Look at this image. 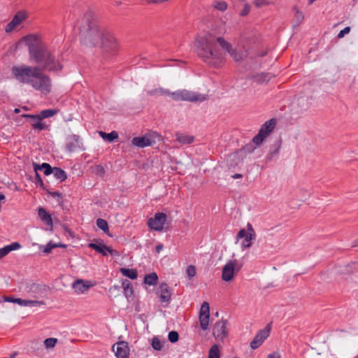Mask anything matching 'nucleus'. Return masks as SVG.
<instances>
[{"label":"nucleus","instance_id":"nucleus-1","mask_svg":"<svg viewBox=\"0 0 358 358\" xmlns=\"http://www.w3.org/2000/svg\"><path fill=\"white\" fill-rule=\"evenodd\" d=\"M217 43L236 62L246 57L245 51L234 50L230 43L221 37L216 38L211 34L198 36L194 42V51L208 65L220 67L224 62L223 51L218 48Z\"/></svg>","mask_w":358,"mask_h":358},{"label":"nucleus","instance_id":"nucleus-2","mask_svg":"<svg viewBox=\"0 0 358 358\" xmlns=\"http://www.w3.org/2000/svg\"><path fill=\"white\" fill-rule=\"evenodd\" d=\"M80 43L87 47L99 46L105 53L115 52L117 43L108 30L99 25L91 13H86L80 28Z\"/></svg>","mask_w":358,"mask_h":358},{"label":"nucleus","instance_id":"nucleus-3","mask_svg":"<svg viewBox=\"0 0 358 358\" xmlns=\"http://www.w3.org/2000/svg\"><path fill=\"white\" fill-rule=\"evenodd\" d=\"M11 73L20 83L28 85L43 94H48L52 90L50 78L41 72L38 66L27 65L13 66Z\"/></svg>","mask_w":358,"mask_h":358},{"label":"nucleus","instance_id":"nucleus-4","mask_svg":"<svg viewBox=\"0 0 358 358\" xmlns=\"http://www.w3.org/2000/svg\"><path fill=\"white\" fill-rule=\"evenodd\" d=\"M30 57L41 65L43 70L57 72L63 66L59 60L43 43H28Z\"/></svg>","mask_w":358,"mask_h":358},{"label":"nucleus","instance_id":"nucleus-5","mask_svg":"<svg viewBox=\"0 0 358 358\" xmlns=\"http://www.w3.org/2000/svg\"><path fill=\"white\" fill-rule=\"evenodd\" d=\"M171 99L175 101L201 102L206 100V96L185 89L171 92Z\"/></svg>","mask_w":358,"mask_h":358},{"label":"nucleus","instance_id":"nucleus-6","mask_svg":"<svg viewBox=\"0 0 358 358\" xmlns=\"http://www.w3.org/2000/svg\"><path fill=\"white\" fill-rule=\"evenodd\" d=\"M255 238L256 234L250 223H248L247 230L245 229H241L236 236L237 240L244 238L241 243V248L243 250L250 248L252 242L255 239Z\"/></svg>","mask_w":358,"mask_h":358},{"label":"nucleus","instance_id":"nucleus-7","mask_svg":"<svg viewBox=\"0 0 358 358\" xmlns=\"http://www.w3.org/2000/svg\"><path fill=\"white\" fill-rule=\"evenodd\" d=\"M28 17L27 13L24 10H20L13 17L12 20L8 23L5 27L6 33H11L16 29L19 25L26 20Z\"/></svg>","mask_w":358,"mask_h":358},{"label":"nucleus","instance_id":"nucleus-8","mask_svg":"<svg viewBox=\"0 0 358 358\" xmlns=\"http://www.w3.org/2000/svg\"><path fill=\"white\" fill-rule=\"evenodd\" d=\"M167 216L164 213H157L154 217L150 218L148 222V227L155 231H160L163 229Z\"/></svg>","mask_w":358,"mask_h":358},{"label":"nucleus","instance_id":"nucleus-9","mask_svg":"<svg viewBox=\"0 0 358 358\" xmlns=\"http://www.w3.org/2000/svg\"><path fill=\"white\" fill-rule=\"evenodd\" d=\"M210 308L208 302H203L201 305L200 313H199V322L201 328L203 330H206L209 325L210 318Z\"/></svg>","mask_w":358,"mask_h":358},{"label":"nucleus","instance_id":"nucleus-10","mask_svg":"<svg viewBox=\"0 0 358 358\" xmlns=\"http://www.w3.org/2000/svg\"><path fill=\"white\" fill-rule=\"evenodd\" d=\"M227 320L217 322L213 329V334L216 339L222 340L227 336Z\"/></svg>","mask_w":358,"mask_h":358},{"label":"nucleus","instance_id":"nucleus-11","mask_svg":"<svg viewBox=\"0 0 358 358\" xmlns=\"http://www.w3.org/2000/svg\"><path fill=\"white\" fill-rule=\"evenodd\" d=\"M270 324H268L264 329L258 332L253 340L250 343V348L252 349L258 348L264 340L269 336Z\"/></svg>","mask_w":358,"mask_h":358},{"label":"nucleus","instance_id":"nucleus-12","mask_svg":"<svg viewBox=\"0 0 358 358\" xmlns=\"http://www.w3.org/2000/svg\"><path fill=\"white\" fill-rule=\"evenodd\" d=\"M113 351L117 358H129V348L125 341H120L113 345Z\"/></svg>","mask_w":358,"mask_h":358},{"label":"nucleus","instance_id":"nucleus-13","mask_svg":"<svg viewBox=\"0 0 358 358\" xmlns=\"http://www.w3.org/2000/svg\"><path fill=\"white\" fill-rule=\"evenodd\" d=\"M236 269L235 262H228L222 268V278L226 282L231 280L234 278Z\"/></svg>","mask_w":358,"mask_h":358},{"label":"nucleus","instance_id":"nucleus-14","mask_svg":"<svg viewBox=\"0 0 358 358\" xmlns=\"http://www.w3.org/2000/svg\"><path fill=\"white\" fill-rule=\"evenodd\" d=\"M80 147L81 142L79 136L76 134H71L66 137V149L69 152H73L78 148H80Z\"/></svg>","mask_w":358,"mask_h":358},{"label":"nucleus","instance_id":"nucleus-15","mask_svg":"<svg viewBox=\"0 0 358 358\" xmlns=\"http://www.w3.org/2000/svg\"><path fill=\"white\" fill-rule=\"evenodd\" d=\"M131 143L138 148H145L155 143V141L147 136H137L132 139Z\"/></svg>","mask_w":358,"mask_h":358},{"label":"nucleus","instance_id":"nucleus-16","mask_svg":"<svg viewBox=\"0 0 358 358\" xmlns=\"http://www.w3.org/2000/svg\"><path fill=\"white\" fill-rule=\"evenodd\" d=\"M92 286V284L87 280L82 279L76 280L72 285L73 288L77 294H83Z\"/></svg>","mask_w":358,"mask_h":358},{"label":"nucleus","instance_id":"nucleus-17","mask_svg":"<svg viewBox=\"0 0 358 358\" xmlns=\"http://www.w3.org/2000/svg\"><path fill=\"white\" fill-rule=\"evenodd\" d=\"M57 113V110L55 109H46L41 111L39 115H24V117L35 120H41L42 119L48 118L54 116Z\"/></svg>","mask_w":358,"mask_h":358},{"label":"nucleus","instance_id":"nucleus-18","mask_svg":"<svg viewBox=\"0 0 358 358\" xmlns=\"http://www.w3.org/2000/svg\"><path fill=\"white\" fill-rule=\"evenodd\" d=\"M157 293V294H159L160 301L162 302L169 303L170 301L171 294L167 284L162 283L159 285V289Z\"/></svg>","mask_w":358,"mask_h":358},{"label":"nucleus","instance_id":"nucleus-19","mask_svg":"<svg viewBox=\"0 0 358 358\" xmlns=\"http://www.w3.org/2000/svg\"><path fill=\"white\" fill-rule=\"evenodd\" d=\"M21 248V245L17 242H13L10 245H6L0 248V259L6 257L10 252L18 250Z\"/></svg>","mask_w":358,"mask_h":358},{"label":"nucleus","instance_id":"nucleus-20","mask_svg":"<svg viewBox=\"0 0 358 358\" xmlns=\"http://www.w3.org/2000/svg\"><path fill=\"white\" fill-rule=\"evenodd\" d=\"M38 215L40 219L48 226H52V220L50 214L44 208L40 207L38 210Z\"/></svg>","mask_w":358,"mask_h":358},{"label":"nucleus","instance_id":"nucleus-21","mask_svg":"<svg viewBox=\"0 0 358 358\" xmlns=\"http://www.w3.org/2000/svg\"><path fill=\"white\" fill-rule=\"evenodd\" d=\"M88 246H89V248L96 250L97 252L101 254L103 256L108 255V246L103 244V243H89Z\"/></svg>","mask_w":358,"mask_h":358},{"label":"nucleus","instance_id":"nucleus-22","mask_svg":"<svg viewBox=\"0 0 358 358\" xmlns=\"http://www.w3.org/2000/svg\"><path fill=\"white\" fill-rule=\"evenodd\" d=\"M171 92L167 89L163 87H157L151 90L147 91V94L152 96H171Z\"/></svg>","mask_w":358,"mask_h":358},{"label":"nucleus","instance_id":"nucleus-23","mask_svg":"<svg viewBox=\"0 0 358 358\" xmlns=\"http://www.w3.org/2000/svg\"><path fill=\"white\" fill-rule=\"evenodd\" d=\"M33 165L35 172L38 171H43L45 176H49L52 173L53 168L48 163H43L42 164L34 163Z\"/></svg>","mask_w":358,"mask_h":358},{"label":"nucleus","instance_id":"nucleus-24","mask_svg":"<svg viewBox=\"0 0 358 358\" xmlns=\"http://www.w3.org/2000/svg\"><path fill=\"white\" fill-rule=\"evenodd\" d=\"M16 303L19 304L21 306H29V307H36L43 305V301H36V300H26L22 299L19 298V300H16Z\"/></svg>","mask_w":358,"mask_h":358},{"label":"nucleus","instance_id":"nucleus-25","mask_svg":"<svg viewBox=\"0 0 358 358\" xmlns=\"http://www.w3.org/2000/svg\"><path fill=\"white\" fill-rule=\"evenodd\" d=\"M275 125V120L273 119L266 121L261 127L259 131H263V134L268 136L272 131Z\"/></svg>","mask_w":358,"mask_h":358},{"label":"nucleus","instance_id":"nucleus-26","mask_svg":"<svg viewBox=\"0 0 358 358\" xmlns=\"http://www.w3.org/2000/svg\"><path fill=\"white\" fill-rule=\"evenodd\" d=\"M176 140L181 144H191L194 142V137L182 133H177Z\"/></svg>","mask_w":358,"mask_h":358},{"label":"nucleus","instance_id":"nucleus-27","mask_svg":"<svg viewBox=\"0 0 358 358\" xmlns=\"http://www.w3.org/2000/svg\"><path fill=\"white\" fill-rule=\"evenodd\" d=\"M120 271L123 275H124L131 280H135L138 277V273L136 269L128 268H121L120 269Z\"/></svg>","mask_w":358,"mask_h":358},{"label":"nucleus","instance_id":"nucleus-28","mask_svg":"<svg viewBox=\"0 0 358 358\" xmlns=\"http://www.w3.org/2000/svg\"><path fill=\"white\" fill-rule=\"evenodd\" d=\"M257 146L252 142H251L245 145L242 149L239 150L237 152V155L243 156L247 154H250L254 152Z\"/></svg>","mask_w":358,"mask_h":358},{"label":"nucleus","instance_id":"nucleus-29","mask_svg":"<svg viewBox=\"0 0 358 358\" xmlns=\"http://www.w3.org/2000/svg\"><path fill=\"white\" fill-rule=\"evenodd\" d=\"M99 135L103 139L110 143L118 138V134L115 131H113L108 134L101 131H99Z\"/></svg>","mask_w":358,"mask_h":358},{"label":"nucleus","instance_id":"nucleus-30","mask_svg":"<svg viewBox=\"0 0 358 358\" xmlns=\"http://www.w3.org/2000/svg\"><path fill=\"white\" fill-rule=\"evenodd\" d=\"M52 173L56 179L59 180L61 182L64 181L67 178L66 172L59 167H54Z\"/></svg>","mask_w":358,"mask_h":358},{"label":"nucleus","instance_id":"nucleus-31","mask_svg":"<svg viewBox=\"0 0 358 358\" xmlns=\"http://www.w3.org/2000/svg\"><path fill=\"white\" fill-rule=\"evenodd\" d=\"M122 287L124 289V293L127 298L131 296L133 294L132 285L128 280L125 279L122 281Z\"/></svg>","mask_w":358,"mask_h":358},{"label":"nucleus","instance_id":"nucleus-32","mask_svg":"<svg viewBox=\"0 0 358 358\" xmlns=\"http://www.w3.org/2000/svg\"><path fill=\"white\" fill-rule=\"evenodd\" d=\"M158 280V276L156 273L148 274L144 278V282L149 285H155Z\"/></svg>","mask_w":358,"mask_h":358},{"label":"nucleus","instance_id":"nucleus-33","mask_svg":"<svg viewBox=\"0 0 358 358\" xmlns=\"http://www.w3.org/2000/svg\"><path fill=\"white\" fill-rule=\"evenodd\" d=\"M266 137L264 134H263L262 131H259V133L253 138L252 143L256 145L259 146L260 145L264 138Z\"/></svg>","mask_w":358,"mask_h":358},{"label":"nucleus","instance_id":"nucleus-34","mask_svg":"<svg viewBox=\"0 0 358 358\" xmlns=\"http://www.w3.org/2000/svg\"><path fill=\"white\" fill-rule=\"evenodd\" d=\"M96 226L103 231L105 233L108 232V222L101 218H99L96 220Z\"/></svg>","mask_w":358,"mask_h":358},{"label":"nucleus","instance_id":"nucleus-35","mask_svg":"<svg viewBox=\"0 0 358 358\" xmlns=\"http://www.w3.org/2000/svg\"><path fill=\"white\" fill-rule=\"evenodd\" d=\"M31 124L34 129L38 131H42L45 129V125L43 124L41 120H35L31 119Z\"/></svg>","mask_w":358,"mask_h":358},{"label":"nucleus","instance_id":"nucleus-36","mask_svg":"<svg viewBox=\"0 0 358 358\" xmlns=\"http://www.w3.org/2000/svg\"><path fill=\"white\" fill-rule=\"evenodd\" d=\"M208 358H220V351L217 345H214L210 348Z\"/></svg>","mask_w":358,"mask_h":358},{"label":"nucleus","instance_id":"nucleus-37","mask_svg":"<svg viewBox=\"0 0 358 358\" xmlns=\"http://www.w3.org/2000/svg\"><path fill=\"white\" fill-rule=\"evenodd\" d=\"M57 341L58 340L55 338H48L44 341L43 343L45 348L47 349H49L54 348L57 344Z\"/></svg>","mask_w":358,"mask_h":358},{"label":"nucleus","instance_id":"nucleus-38","mask_svg":"<svg viewBox=\"0 0 358 358\" xmlns=\"http://www.w3.org/2000/svg\"><path fill=\"white\" fill-rule=\"evenodd\" d=\"M57 247H58L57 244L52 243L51 242H50L45 246H41L40 249L42 250V251L44 253L48 254V253H50L53 248H55Z\"/></svg>","mask_w":358,"mask_h":358},{"label":"nucleus","instance_id":"nucleus-39","mask_svg":"<svg viewBox=\"0 0 358 358\" xmlns=\"http://www.w3.org/2000/svg\"><path fill=\"white\" fill-rule=\"evenodd\" d=\"M213 6L215 8L220 11H224L227 8V3L223 1H215L213 4Z\"/></svg>","mask_w":358,"mask_h":358},{"label":"nucleus","instance_id":"nucleus-40","mask_svg":"<svg viewBox=\"0 0 358 358\" xmlns=\"http://www.w3.org/2000/svg\"><path fill=\"white\" fill-rule=\"evenodd\" d=\"M162 343L161 341L157 337H154L152 341V347L155 350H161L162 348Z\"/></svg>","mask_w":358,"mask_h":358},{"label":"nucleus","instance_id":"nucleus-41","mask_svg":"<svg viewBox=\"0 0 358 358\" xmlns=\"http://www.w3.org/2000/svg\"><path fill=\"white\" fill-rule=\"evenodd\" d=\"M168 338L171 343H174L178 341V338H179L178 333L176 331H171L169 333Z\"/></svg>","mask_w":358,"mask_h":358},{"label":"nucleus","instance_id":"nucleus-42","mask_svg":"<svg viewBox=\"0 0 358 358\" xmlns=\"http://www.w3.org/2000/svg\"><path fill=\"white\" fill-rule=\"evenodd\" d=\"M186 273L187 274V276L189 278H193L194 276H195V275L196 273L195 266H193V265H190V266H187V270H186Z\"/></svg>","mask_w":358,"mask_h":358},{"label":"nucleus","instance_id":"nucleus-43","mask_svg":"<svg viewBox=\"0 0 358 358\" xmlns=\"http://www.w3.org/2000/svg\"><path fill=\"white\" fill-rule=\"evenodd\" d=\"M254 3L256 7L261 8L262 6L269 4V2L266 0H255Z\"/></svg>","mask_w":358,"mask_h":358},{"label":"nucleus","instance_id":"nucleus-44","mask_svg":"<svg viewBox=\"0 0 358 358\" xmlns=\"http://www.w3.org/2000/svg\"><path fill=\"white\" fill-rule=\"evenodd\" d=\"M48 194H50L51 196L56 198L57 201L60 203L62 200V194L59 192H48Z\"/></svg>","mask_w":358,"mask_h":358},{"label":"nucleus","instance_id":"nucleus-45","mask_svg":"<svg viewBox=\"0 0 358 358\" xmlns=\"http://www.w3.org/2000/svg\"><path fill=\"white\" fill-rule=\"evenodd\" d=\"M250 8H251V6L248 3H245L244 5V8L241 11V13H240L241 15H242V16L247 15L250 10Z\"/></svg>","mask_w":358,"mask_h":358},{"label":"nucleus","instance_id":"nucleus-46","mask_svg":"<svg viewBox=\"0 0 358 358\" xmlns=\"http://www.w3.org/2000/svg\"><path fill=\"white\" fill-rule=\"evenodd\" d=\"M350 31V27H345L343 30L340 31V32L338 34V38H343L345 34H348Z\"/></svg>","mask_w":358,"mask_h":358},{"label":"nucleus","instance_id":"nucleus-47","mask_svg":"<svg viewBox=\"0 0 358 358\" xmlns=\"http://www.w3.org/2000/svg\"><path fill=\"white\" fill-rule=\"evenodd\" d=\"M35 183L38 184L41 187H43V186H44L43 180L41 178V176L38 173V171L36 172Z\"/></svg>","mask_w":358,"mask_h":358},{"label":"nucleus","instance_id":"nucleus-48","mask_svg":"<svg viewBox=\"0 0 358 358\" xmlns=\"http://www.w3.org/2000/svg\"><path fill=\"white\" fill-rule=\"evenodd\" d=\"M295 18L298 24L301 23L303 20V13L299 10H296L295 13Z\"/></svg>","mask_w":358,"mask_h":358},{"label":"nucleus","instance_id":"nucleus-49","mask_svg":"<svg viewBox=\"0 0 358 358\" xmlns=\"http://www.w3.org/2000/svg\"><path fill=\"white\" fill-rule=\"evenodd\" d=\"M16 300H19V298H13L10 296L3 297V301L6 302H12L16 303Z\"/></svg>","mask_w":358,"mask_h":358},{"label":"nucleus","instance_id":"nucleus-50","mask_svg":"<svg viewBox=\"0 0 358 358\" xmlns=\"http://www.w3.org/2000/svg\"><path fill=\"white\" fill-rule=\"evenodd\" d=\"M108 253H109L112 256H119L120 254L116 250H113V248L108 247Z\"/></svg>","mask_w":358,"mask_h":358},{"label":"nucleus","instance_id":"nucleus-51","mask_svg":"<svg viewBox=\"0 0 358 358\" xmlns=\"http://www.w3.org/2000/svg\"><path fill=\"white\" fill-rule=\"evenodd\" d=\"M39 289V285L35 283H33L30 286V292H36V291Z\"/></svg>","mask_w":358,"mask_h":358},{"label":"nucleus","instance_id":"nucleus-52","mask_svg":"<svg viewBox=\"0 0 358 358\" xmlns=\"http://www.w3.org/2000/svg\"><path fill=\"white\" fill-rule=\"evenodd\" d=\"M266 358H280V355L278 352H274L269 354Z\"/></svg>","mask_w":358,"mask_h":358},{"label":"nucleus","instance_id":"nucleus-53","mask_svg":"<svg viewBox=\"0 0 358 358\" xmlns=\"http://www.w3.org/2000/svg\"><path fill=\"white\" fill-rule=\"evenodd\" d=\"M164 246L162 244L159 243L158 244L157 246H156V251L157 252L159 253L162 249H163Z\"/></svg>","mask_w":358,"mask_h":358},{"label":"nucleus","instance_id":"nucleus-54","mask_svg":"<svg viewBox=\"0 0 358 358\" xmlns=\"http://www.w3.org/2000/svg\"><path fill=\"white\" fill-rule=\"evenodd\" d=\"M24 39H25L26 41H31V40L34 39V38H33V36H26V37L24 38Z\"/></svg>","mask_w":358,"mask_h":358},{"label":"nucleus","instance_id":"nucleus-55","mask_svg":"<svg viewBox=\"0 0 358 358\" xmlns=\"http://www.w3.org/2000/svg\"><path fill=\"white\" fill-rule=\"evenodd\" d=\"M96 170H97V171H101V172L103 171V169L101 166H97Z\"/></svg>","mask_w":358,"mask_h":358},{"label":"nucleus","instance_id":"nucleus-56","mask_svg":"<svg viewBox=\"0 0 358 358\" xmlns=\"http://www.w3.org/2000/svg\"><path fill=\"white\" fill-rule=\"evenodd\" d=\"M241 177H242V175L238 174V173H236L235 175L233 176L234 178H240Z\"/></svg>","mask_w":358,"mask_h":358},{"label":"nucleus","instance_id":"nucleus-57","mask_svg":"<svg viewBox=\"0 0 358 358\" xmlns=\"http://www.w3.org/2000/svg\"><path fill=\"white\" fill-rule=\"evenodd\" d=\"M5 199V196L3 194H0V202Z\"/></svg>","mask_w":358,"mask_h":358},{"label":"nucleus","instance_id":"nucleus-58","mask_svg":"<svg viewBox=\"0 0 358 358\" xmlns=\"http://www.w3.org/2000/svg\"><path fill=\"white\" fill-rule=\"evenodd\" d=\"M352 247L358 246V239L355 241V243L352 245Z\"/></svg>","mask_w":358,"mask_h":358},{"label":"nucleus","instance_id":"nucleus-59","mask_svg":"<svg viewBox=\"0 0 358 358\" xmlns=\"http://www.w3.org/2000/svg\"><path fill=\"white\" fill-rule=\"evenodd\" d=\"M121 3H122V2H121V1H116V2H115V5H116V6H120V5H121Z\"/></svg>","mask_w":358,"mask_h":358},{"label":"nucleus","instance_id":"nucleus-60","mask_svg":"<svg viewBox=\"0 0 358 358\" xmlns=\"http://www.w3.org/2000/svg\"><path fill=\"white\" fill-rule=\"evenodd\" d=\"M266 55V52H262L259 56L264 57Z\"/></svg>","mask_w":358,"mask_h":358},{"label":"nucleus","instance_id":"nucleus-61","mask_svg":"<svg viewBox=\"0 0 358 358\" xmlns=\"http://www.w3.org/2000/svg\"><path fill=\"white\" fill-rule=\"evenodd\" d=\"M14 112H15V113H18L20 112V109L16 108V109H15Z\"/></svg>","mask_w":358,"mask_h":358},{"label":"nucleus","instance_id":"nucleus-62","mask_svg":"<svg viewBox=\"0 0 358 358\" xmlns=\"http://www.w3.org/2000/svg\"><path fill=\"white\" fill-rule=\"evenodd\" d=\"M111 289H118V287L117 286H113Z\"/></svg>","mask_w":358,"mask_h":358},{"label":"nucleus","instance_id":"nucleus-63","mask_svg":"<svg viewBox=\"0 0 358 358\" xmlns=\"http://www.w3.org/2000/svg\"><path fill=\"white\" fill-rule=\"evenodd\" d=\"M58 245V247H65V245Z\"/></svg>","mask_w":358,"mask_h":358},{"label":"nucleus","instance_id":"nucleus-64","mask_svg":"<svg viewBox=\"0 0 358 358\" xmlns=\"http://www.w3.org/2000/svg\"><path fill=\"white\" fill-rule=\"evenodd\" d=\"M234 358H238V357H234Z\"/></svg>","mask_w":358,"mask_h":358}]
</instances>
